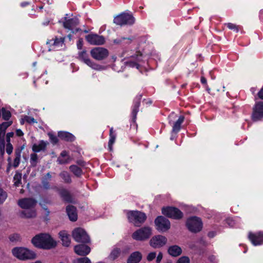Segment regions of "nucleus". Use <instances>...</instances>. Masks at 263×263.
Instances as JSON below:
<instances>
[{"label":"nucleus","mask_w":263,"mask_h":263,"mask_svg":"<svg viewBox=\"0 0 263 263\" xmlns=\"http://www.w3.org/2000/svg\"><path fill=\"white\" fill-rule=\"evenodd\" d=\"M114 135H116V134L114 133V130H113V128L111 127L110 129V134H109V136H114Z\"/></svg>","instance_id":"69168bd1"},{"label":"nucleus","mask_w":263,"mask_h":263,"mask_svg":"<svg viewBox=\"0 0 263 263\" xmlns=\"http://www.w3.org/2000/svg\"><path fill=\"white\" fill-rule=\"evenodd\" d=\"M59 234L63 245L66 247L69 246L70 243V238L68 233L65 231H62L59 232Z\"/></svg>","instance_id":"b1692460"},{"label":"nucleus","mask_w":263,"mask_h":263,"mask_svg":"<svg viewBox=\"0 0 263 263\" xmlns=\"http://www.w3.org/2000/svg\"><path fill=\"white\" fill-rule=\"evenodd\" d=\"M70 161V158L67 155L66 151H63L60 157L58 158L57 162L60 164H64L69 163Z\"/></svg>","instance_id":"cd10ccee"},{"label":"nucleus","mask_w":263,"mask_h":263,"mask_svg":"<svg viewBox=\"0 0 263 263\" xmlns=\"http://www.w3.org/2000/svg\"><path fill=\"white\" fill-rule=\"evenodd\" d=\"M79 59L85 63L89 67L92 69L101 71L105 70L106 68V66L98 64L92 61L89 58L88 54L86 50H83L79 53Z\"/></svg>","instance_id":"423d86ee"},{"label":"nucleus","mask_w":263,"mask_h":263,"mask_svg":"<svg viewBox=\"0 0 263 263\" xmlns=\"http://www.w3.org/2000/svg\"><path fill=\"white\" fill-rule=\"evenodd\" d=\"M155 224L157 230L160 231L165 232L170 229L171 223L166 218L160 216L155 220Z\"/></svg>","instance_id":"f8f14e48"},{"label":"nucleus","mask_w":263,"mask_h":263,"mask_svg":"<svg viewBox=\"0 0 263 263\" xmlns=\"http://www.w3.org/2000/svg\"><path fill=\"white\" fill-rule=\"evenodd\" d=\"M74 252L79 255L85 256L89 253L90 248L86 245H79L75 246Z\"/></svg>","instance_id":"a211bd4d"},{"label":"nucleus","mask_w":263,"mask_h":263,"mask_svg":"<svg viewBox=\"0 0 263 263\" xmlns=\"http://www.w3.org/2000/svg\"><path fill=\"white\" fill-rule=\"evenodd\" d=\"M20 159H21V158H19V157H15L14 158V162H13V166L14 167H17L20 163Z\"/></svg>","instance_id":"8fccbe9b"},{"label":"nucleus","mask_w":263,"mask_h":263,"mask_svg":"<svg viewBox=\"0 0 263 263\" xmlns=\"http://www.w3.org/2000/svg\"><path fill=\"white\" fill-rule=\"evenodd\" d=\"M124 41H126V43H129L132 41V39L121 37V38H119V39L114 40V43L115 44H120V43H121Z\"/></svg>","instance_id":"ea45409f"},{"label":"nucleus","mask_w":263,"mask_h":263,"mask_svg":"<svg viewBox=\"0 0 263 263\" xmlns=\"http://www.w3.org/2000/svg\"><path fill=\"white\" fill-rule=\"evenodd\" d=\"M257 95L260 99L263 100V88L260 90Z\"/></svg>","instance_id":"bf43d9fd"},{"label":"nucleus","mask_w":263,"mask_h":263,"mask_svg":"<svg viewBox=\"0 0 263 263\" xmlns=\"http://www.w3.org/2000/svg\"><path fill=\"white\" fill-rule=\"evenodd\" d=\"M73 263H91L88 257L78 258L74 260Z\"/></svg>","instance_id":"a19ab883"},{"label":"nucleus","mask_w":263,"mask_h":263,"mask_svg":"<svg viewBox=\"0 0 263 263\" xmlns=\"http://www.w3.org/2000/svg\"><path fill=\"white\" fill-rule=\"evenodd\" d=\"M177 117V115L174 112H172L169 116V123L171 124V122L173 121V120Z\"/></svg>","instance_id":"864d4df0"},{"label":"nucleus","mask_w":263,"mask_h":263,"mask_svg":"<svg viewBox=\"0 0 263 263\" xmlns=\"http://www.w3.org/2000/svg\"><path fill=\"white\" fill-rule=\"evenodd\" d=\"M14 135V133L13 132H10L7 133L6 135V139H7V142H10V138L12 137Z\"/></svg>","instance_id":"4d7b16f0"},{"label":"nucleus","mask_w":263,"mask_h":263,"mask_svg":"<svg viewBox=\"0 0 263 263\" xmlns=\"http://www.w3.org/2000/svg\"><path fill=\"white\" fill-rule=\"evenodd\" d=\"M120 250L119 248H114L108 256V258L111 260L116 259L120 255Z\"/></svg>","instance_id":"c756f323"},{"label":"nucleus","mask_w":263,"mask_h":263,"mask_svg":"<svg viewBox=\"0 0 263 263\" xmlns=\"http://www.w3.org/2000/svg\"><path fill=\"white\" fill-rule=\"evenodd\" d=\"M248 237L254 246H258L263 244V232H262L256 233L249 232Z\"/></svg>","instance_id":"dca6fc26"},{"label":"nucleus","mask_w":263,"mask_h":263,"mask_svg":"<svg viewBox=\"0 0 263 263\" xmlns=\"http://www.w3.org/2000/svg\"><path fill=\"white\" fill-rule=\"evenodd\" d=\"M7 198V193L0 187V203H3Z\"/></svg>","instance_id":"58836bf2"},{"label":"nucleus","mask_w":263,"mask_h":263,"mask_svg":"<svg viewBox=\"0 0 263 263\" xmlns=\"http://www.w3.org/2000/svg\"><path fill=\"white\" fill-rule=\"evenodd\" d=\"M21 180L22 174L19 173H16L13 177L14 185L15 186H18L21 183Z\"/></svg>","instance_id":"473e14b6"},{"label":"nucleus","mask_w":263,"mask_h":263,"mask_svg":"<svg viewBox=\"0 0 263 263\" xmlns=\"http://www.w3.org/2000/svg\"><path fill=\"white\" fill-rule=\"evenodd\" d=\"M168 252L171 256L176 257L181 254L182 249L178 246L173 245L168 248Z\"/></svg>","instance_id":"393cba45"},{"label":"nucleus","mask_w":263,"mask_h":263,"mask_svg":"<svg viewBox=\"0 0 263 263\" xmlns=\"http://www.w3.org/2000/svg\"><path fill=\"white\" fill-rule=\"evenodd\" d=\"M208 236L212 238V237H213L215 236V233L213 232H209V234H208Z\"/></svg>","instance_id":"338daca9"},{"label":"nucleus","mask_w":263,"mask_h":263,"mask_svg":"<svg viewBox=\"0 0 263 263\" xmlns=\"http://www.w3.org/2000/svg\"><path fill=\"white\" fill-rule=\"evenodd\" d=\"M184 117L180 116L178 120L174 123L173 126L172 132L178 133L180 129V126L183 122Z\"/></svg>","instance_id":"c85d7f7f"},{"label":"nucleus","mask_w":263,"mask_h":263,"mask_svg":"<svg viewBox=\"0 0 263 263\" xmlns=\"http://www.w3.org/2000/svg\"><path fill=\"white\" fill-rule=\"evenodd\" d=\"M152 235V229L149 227H144L139 229L132 234V238L138 241H144Z\"/></svg>","instance_id":"39448f33"},{"label":"nucleus","mask_w":263,"mask_h":263,"mask_svg":"<svg viewBox=\"0 0 263 263\" xmlns=\"http://www.w3.org/2000/svg\"><path fill=\"white\" fill-rule=\"evenodd\" d=\"M263 118V102H257L253 108L252 119L254 121L260 120Z\"/></svg>","instance_id":"ddd939ff"},{"label":"nucleus","mask_w":263,"mask_h":263,"mask_svg":"<svg viewBox=\"0 0 263 263\" xmlns=\"http://www.w3.org/2000/svg\"><path fill=\"white\" fill-rule=\"evenodd\" d=\"M12 255L17 259L22 260L34 259L35 253L24 247H15L12 250Z\"/></svg>","instance_id":"7ed1b4c3"},{"label":"nucleus","mask_w":263,"mask_h":263,"mask_svg":"<svg viewBox=\"0 0 263 263\" xmlns=\"http://www.w3.org/2000/svg\"><path fill=\"white\" fill-rule=\"evenodd\" d=\"M51 43H49L51 45V49L50 50H58L62 49L64 46V38L60 37V38H55L54 41H50Z\"/></svg>","instance_id":"6ab92c4d"},{"label":"nucleus","mask_w":263,"mask_h":263,"mask_svg":"<svg viewBox=\"0 0 263 263\" xmlns=\"http://www.w3.org/2000/svg\"><path fill=\"white\" fill-rule=\"evenodd\" d=\"M9 239L10 241L12 242H16L21 241V236L18 234H12L9 237Z\"/></svg>","instance_id":"e433bc0d"},{"label":"nucleus","mask_w":263,"mask_h":263,"mask_svg":"<svg viewBox=\"0 0 263 263\" xmlns=\"http://www.w3.org/2000/svg\"><path fill=\"white\" fill-rule=\"evenodd\" d=\"M61 195L64 199L68 202L71 201V198L69 192L66 190L61 191Z\"/></svg>","instance_id":"c9c22d12"},{"label":"nucleus","mask_w":263,"mask_h":263,"mask_svg":"<svg viewBox=\"0 0 263 263\" xmlns=\"http://www.w3.org/2000/svg\"><path fill=\"white\" fill-rule=\"evenodd\" d=\"M139 106H140V102H139V101H137V102H135V103L134 105L133 108V110H132V114L133 120H135V119L136 118V116H137V114L139 110Z\"/></svg>","instance_id":"72a5a7b5"},{"label":"nucleus","mask_w":263,"mask_h":263,"mask_svg":"<svg viewBox=\"0 0 263 263\" xmlns=\"http://www.w3.org/2000/svg\"><path fill=\"white\" fill-rule=\"evenodd\" d=\"M58 137L61 139L67 141H72L74 139V137L71 134L66 132H59Z\"/></svg>","instance_id":"a878e982"},{"label":"nucleus","mask_w":263,"mask_h":263,"mask_svg":"<svg viewBox=\"0 0 263 263\" xmlns=\"http://www.w3.org/2000/svg\"><path fill=\"white\" fill-rule=\"evenodd\" d=\"M72 236L75 241L78 242L88 243L90 238L85 231L81 228L74 229L72 233Z\"/></svg>","instance_id":"9d476101"},{"label":"nucleus","mask_w":263,"mask_h":263,"mask_svg":"<svg viewBox=\"0 0 263 263\" xmlns=\"http://www.w3.org/2000/svg\"><path fill=\"white\" fill-rule=\"evenodd\" d=\"M167 239L162 235H157L153 237L149 241V245L154 248H159L165 245Z\"/></svg>","instance_id":"2eb2a0df"},{"label":"nucleus","mask_w":263,"mask_h":263,"mask_svg":"<svg viewBox=\"0 0 263 263\" xmlns=\"http://www.w3.org/2000/svg\"><path fill=\"white\" fill-rule=\"evenodd\" d=\"M48 143L43 140L40 141L38 143L32 145V149L34 153H39L45 151Z\"/></svg>","instance_id":"aec40b11"},{"label":"nucleus","mask_w":263,"mask_h":263,"mask_svg":"<svg viewBox=\"0 0 263 263\" xmlns=\"http://www.w3.org/2000/svg\"><path fill=\"white\" fill-rule=\"evenodd\" d=\"M177 263H190V259L187 257L183 256L178 259Z\"/></svg>","instance_id":"de8ad7c7"},{"label":"nucleus","mask_w":263,"mask_h":263,"mask_svg":"<svg viewBox=\"0 0 263 263\" xmlns=\"http://www.w3.org/2000/svg\"><path fill=\"white\" fill-rule=\"evenodd\" d=\"M227 26L228 28H229L231 30H233L236 32L238 31V28L237 25L235 24H232V23H228L227 24Z\"/></svg>","instance_id":"a18cd8bd"},{"label":"nucleus","mask_w":263,"mask_h":263,"mask_svg":"<svg viewBox=\"0 0 263 263\" xmlns=\"http://www.w3.org/2000/svg\"><path fill=\"white\" fill-rule=\"evenodd\" d=\"M127 216L129 222H132L136 226L143 223L146 218V215L142 212L133 211L127 213Z\"/></svg>","instance_id":"0eeeda50"},{"label":"nucleus","mask_w":263,"mask_h":263,"mask_svg":"<svg viewBox=\"0 0 263 263\" xmlns=\"http://www.w3.org/2000/svg\"><path fill=\"white\" fill-rule=\"evenodd\" d=\"M251 92L252 93V94H255V92H256V89L255 88H251V89H250Z\"/></svg>","instance_id":"774afa93"},{"label":"nucleus","mask_w":263,"mask_h":263,"mask_svg":"<svg viewBox=\"0 0 263 263\" xmlns=\"http://www.w3.org/2000/svg\"><path fill=\"white\" fill-rule=\"evenodd\" d=\"M49 180H45V179H43L42 180V184H43V187L46 189H48L49 188V182H48Z\"/></svg>","instance_id":"3c124183"},{"label":"nucleus","mask_w":263,"mask_h":263,"mask_svg":"<svg viewBox=\"0 0 263 263\" xmlns=\"http://www.w3.org/2000/svg\"><path fill=\"white\" fill-rule=\"evenodd\" d=\"M227 223L231 227H234V222L232 219H227Z\"/></svg>","instance_id":"13d9d810"},{"label":"nucleus","mask_w":263,"mask_h":263,"mask_svg":"<svg viewBox=\"0 0 263 263\" xmlns=\"http://www.w3.org/2000/svg\"><path fill=\"white\" fill-rule=\"evenodd\" d=\"M142 60V54H138L136 56H132L131 59L126 62L127 65L131 67H136L139 69V65L138 62H139Z\"/></svg>","instance_id":"412c9836"},{"label":"nucleus","mask_w":263,"mask_h":263,"mask_svg":"<svg viewBox=\"0 0 263 263\" xmlns=\"http://www.w3.org/2000/svg\"><path fill=\"white\" fill-rule=\"evenodd\" d=\"M12 123V121L3 122L0 124V140L4 142V137L5 135L6 129Z\"/></svg>","instance_id":"bb28decb"},{"label":"nucleus","mask_w":263,"mask_h":263,"mask_svg":"<svg viewBox=\"0 0 263 263\" xmlns=\"http://www.w3.org/2000/svg\"><path fill=\"white\" fill-rule=\"evenodd\" d=\"M22 149L17 148L15 151V157H19L21 158V153H22Z\"/></svg>","instance_id":"6e6d98bb"},{"label":"nucleus","mask_w":263,"mask_h":263,"mask_svg":"<svg viewBox=\"0 0 263 263\" xmlns=\"http://www.w3.org/2000/svg\"><path fill=\"white\" fill-rule=\"evenodd\" d=\"M163 257V255L161 252H159L156 258V263H160Z\"/></svg>","instance_id":"603ef678"},{"label":"nucleus","mask_w":263,"mask_h":263,"mask_svg":"<svg viewBox=\"0 0 263 263\" xmlns=\"http://www.w3.org/2000/svg\"><path fill=\"white\" fill-rule=\"evenodd\" d=\"M109 140L108 142V147L110 151L112 150V145L114 143L115 141V139L116 138V135L114 136H109Z\"/></svg>","instance_id":"37998d69"},{"label":"nucleus","mask_w":263,"mask_h":263,"mask_svg":"<svg viewBox=\"0 0 263 263\" xmlns=\"http://www.w3.org/2000/svg\"><path fill=\"white\" fill-rule=\"evenodd\" d=\"M66 212L71 221H75L77 220L78 216L76 209L72 205H68L66 208Z\"/></svg>","instance_id":"4be33fe9"},{"label":"nucleus","mask_w":263,"mask_h":263,"mask_svg":"<svg viewBox=\"0 0 263 263\" xmlns=\"http://www.w3.org/2000/svg\"><path fill=\"white\" fill-rule=\"evenodd\" d=\"M13 146L10 142H8L6 145V152L8 154L10 155L12 153Z\"/></svg>","instance_id":"09e8293b"},{"label":"nucleus","mask_w":263,"mask_h":263,"mask_svg":"<svg viewBox=\"0 0 263 263\" xmlns=\"http://www.w3.org/2000/svg\"><path fill=\"white\" fill-rule=\"evenodd\" d=\"M142 258V254L139 252H135L131 254L127 259V263H139Z\"/></svg>","instance_id":"5701e85b"},{"label":"nucleus","mask_w":263,"mask_h":263,"mask_svg":"<svg viewBox=\"0 0 263 263\" xmlns=\"http://www.w3.org/2000/svg\"><path fill=\"white\" fill-rule=\"evenodd\" d=\"M69 169L77 176H80L82 174V170L77 165H71Z\"/></svg>","instance_id":"7c9ffc66"},{"label":"nucleus","mask_w":263,"mask_h":263,"mask_svg":"<svg viewBox=\"0 0 263 263\" xmlns=\"http://www.w3.org/2000/svg\"><path fill=\"white\" fill-rule=\"evenodd\" d=\"M4 148H5L4 143H3L2 144H0V151L1 152V154L2 155L4 153Z\"/></svg>","instance_id":"e2e57ef3"},{"label":"nucleus","mask_w":263,"mask_h":263,"mask_svg":"<svg viewBox=\"0 0 263 263\" xmlns=\"http://www.w3.org/2000/svg\"><path fill=\"white\" fill-rule=\"evenodd\" d=\"M162 213L164 215L174 219H180L183 216V213L180 210L172 206L163 208Z\"/></svg>","instance_id":"1a4fd4ad"},{"label":"nucleus","mask_w":263,"mask_h":263,"mask_svg":"<svg viewBox=\"0 0 263 263\" xmlns=\"http://www.w3.org/2000/svg\"><path fill=\"white\" fill-rule=\"evenodd\" d=\"M48 136L49 137V138L50 139V141L51 142L53 143V144H55L58 142V138L57 137L53 135L51 133H48Z\"/></svg>","instance_id":"49530a36"},{"label":"nucleus","mask_w":263,"mask_h":263,"mask_svg":"<svg viewBox=\"0 0 263 263\" xmlns=\"http://www.w3.org/2000/svg\"><path fill=\"white\" fill-rule=\"evenodd\" d=\"M77 47L79 49H81L83 46V40L82 39H80L77 42Z\"/></svg>","instance_id":"5fc2aeb1"},{"label":"nucleus","mask_w":263,"mask_h":263,"mask_svg":"<svg viewBox=\"0 0 263 263\" xmlns=\"http://www.w3.org/2000/svg\"><path fill=\"white\" fill-rule=\"evenodd\" d=\"M16 134L17 136H19V137H21L22 136H23L24 135V133L22 131V130L20 129H18L16 130Z\"/></svg>","instance_id":"680f3d73"},{"label":"nucleus","mask_w":263,"mask_h":263,"mask_svg":"<svg viewBox=\"0 0 263 263\" xmlns=\"http://www.w3.org/2000/svg\"><path fill=\"white\" fill-rule=\"evenodd\" d=\"M85 39L91 45H101L105 43V38L97 34L90 33L86 36Z\"/></svg>","instance_id":"4468645a"},{"label":"nucleus","mask_w":263,"mask_h":263,"mask_svg":"<svg viewBox=\"0 0 263 263\" xmlns=\"http://www.w3.org/2000/svg\"><path fill=\"white\" fill-rule=\"evenodd\" d=\"M202 225L201 219L196 216L189 218L186 222V226L187 229L193 233L200 232L202 230Z\"/></svg>","instance_id":"20e7f679"},{"label":"nucleus","mask_w":263,"mask_h":263,"mask_svg":"<svg viewBox=\"0 0 263 263\" xmlns=\"http://www.w3.org/2000/svg\"><path fill=\"white\" fill-rule=\"evenodd\" d=\"M36 201L32 198H23L18 201V205L22 209L28 210L21 213V216L24 218H33L36 216V212L32 209L36 205Z\"/></svg>","instance_id":"f03ea898"},{"label":"nucleus","mask_w":263,"mask_h":263,"mask_svg":"<svg viewBox=\"0 0 263 263\" xmlns=\"http://www.w3.org/2000/svg\"><path fill=\"white\" fill-rule=\"evenodd\" d=\"M201 82L203 84H206V80L204 77L201 78Z\"/></svg>","instance_id":"0e129e2a"},{"label":"nucleus","mask_w":263,"mask_h":263,"mask_svg":"<svg viewBox=\"0 0 263 263\" xmlns=\"http://www.w3.org/2000/svg\"><path fill=\"white\" fill-rule=\"evenodd\" d=\"M37 160L38 156L36 154L33 153L30 155V162L32 166H35L37 164Z\"/></svg>","instance_id":"f704fd0d"},{"label":"nucleus","mask_w":263,"mask_h":263,"mask_svg":"<svg viewBox=\"0 0 263 263\" xmlns=\"http://www.w3.org/2000/svg\"><path fill=\"white\" fill-rule=\"evenodd\" d=\"M135 21V18L130 14L123 13L114 18V22L120 26L133 25Z\"/></svg>","instance_id":"6e6552de"},{"label":"nucleus","mask_w":263,"mask_h":263,"mask_svg":"<svg viewBox=\"0 0 263 263\" xmlns=\"http://www.w3.org/2000/svg\"><path fill=\"white\" fill-rule=\"evenodd\" d=\"M79 20L77 17H74L69 20H66L63 23L64 28L72 30V32H74V30L78 31V29L76 28V26L79 24Z\"/></svg>","instance_id":"f3484780"},{"label":"nucleus","mask_w":263,"mask_h":263,"mask_svg":"<svg viewBox=\"0 0 263 263\" xmlns=\"http://www.w3.org/2000/svg\"><path fill=\"white\" fill-rule=\"evenodd\" d=\"M24 119L25 120V121L28 123L29 124H33L37 123L36 120L34 119L33 117L30 116H25Z\"/></svg>","instance_id":"79ce46f5"},{"label":"nucleus","mask_w":263,"mask_h":263,"mask_svg":"<svg viewBox=\"0 0 263 263\" xmlns=\"http://www.w3.org/2000/svg\"><path fill=\"white\" fill-rule=\"evenodd\" d=\"M2 117L4 120H8L11 117V112L9 110H6L5 108H3L2 109Z\"/></svg>","instance_id":"4c0bfd02"},{"label":"nucleus","mask_w":263,"mask_h":263,"mask_svg":"<svg viewBox=\"0 0 263 263\" xmlns=\"http://www.w3.org/2000/svg\"><path fill=\"white\" fill-rule=\"evenodd\" d=\"M156 257V253L152 252L148 254L146 259L148 261H151L154 260Z\"/></svg>","instance_id":"c03bdc74"},{"label":"nucleus","mask_w":263,"mask_h":263,"mask_svg":"<svg viewBox=\"0 0 263 263\" xmlns=\"http://www.w3.org/2000/svg\"><path fill=\"white\" fill-rule=\"evenodd\" d=\"M90 55L92 58L97 60L101 61L108 56V51L103 47L93 48L90 52Z\"/></svg>","instance_id":"9b49d317"},{"label":"nucleus","mask_w":263,"mask_h":263,"mask_svg":"<svg viewBox=\"0 0 263 263\" xmlns=\"http://www.w3.org/2000/svg\"><path fill=\"white\" fill-rule=\"evenodd\" d=\"M51 178V175L50 173H48L44 177L43 179L45 180H50Z\"/></svg>","instance_id":"052dcab7"},{"label":"nucleus","mask_w":263,"mask_h":263,"mask_svg":"<svg viewBox=\"0 0 263 263\" xmlns=\"http://www.w3.org/2000/svg\"><path fill=\"white\" fill-rule=\"evenodd\" d=\"M31 242L35 247L44 249H50L57 245L56 242L47 233L36 235L32 238Z\"/></svg>","instance_id":"f257e3e1"},{"label":"nucleus","mask_w":263,"mask_h":263,"mask_svg":"<svg viewBox=\"0 0 263 263\" xmlns=\"http://www.w3.org/2000/svg\"><path fill=\"white\" fill-rule=\"evenodd\" d=\"M60 177L64 180L66 183H70L71 181V178L69 173L67 172L63 171L60 174Z\"/></svg>","instance_id":"2f4dec72"}]
</instances>
